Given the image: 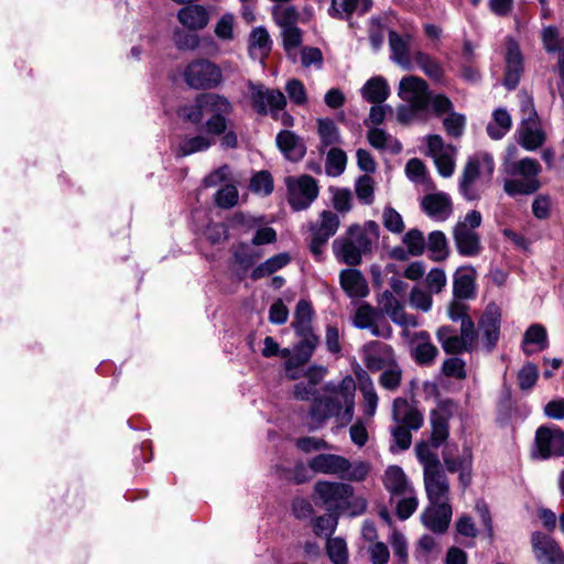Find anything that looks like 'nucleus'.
Returning a JSON list of instances; mask_svg holds the SVG:
<instances>
[{
  "label": "nucleus",
  "mask_w": 564,
  "mask_h": 564,
  "mask_svg": "<svg viewBox=\"0 0 564 564\" xmlns=\"http://www.w3.org/2000/svg\"><path fill=\"white\" fill-rule=\"evenodd\" d=\"M389 94L388 83L380 76L370 78L362 87V97L371 104L383 102Z\"/></svg>",
  "instance_id": "obj_32"
},
{
  "label": "nucleus",
  "mask_w": 564,
  "mask_h": 564,
  "mask_svg": "<svg viewBox=\"0 0 564 564\" xmlns=\"http://www.w3.org/2000/svg\"><path fill=\"white\" fill-rule=\"evenodd\" d=\"M343 410V402L333 395L316 394L308 409L310 431L324 426L332 417H338Z\"/></svg>",
  "instance_id": "obj_7"
},
{
  "label": "nucleus",
  "mask_w": 564,
  "mask_h": 564,
  "mask_svg": "<svg viewBox=\"0 0 564 564\" xmlns=\"http://www.w3.org/2000/svg\"><path fill=\"white\" fill-rule=\"evenodd\" d=\"M235 17L231 13H225L215 25V35L221 41H231L234 34Z\"/></svg>",
  "instance_id": "obj_57"
},
{
  "label": "nucleus",
  "mask_w": 564,
  "mask_h": 564,
  "mask_svg": "<svg viewBox=\"0 0 564 564\" xmlns=\"http://www.w3.org/2000/svg\"><path fill=\"white\" fill-rule=\"evenodd\" d=\"M459 405L451 398L441 399L437 402V408L431 410V437L430 443L434 448L442 446L449 436V420L458 410Z\"/></svg>",
  "instance_id": "obj_5"
},
{
  "label": "nucleus",
  "mask_w": 564,
  "mask_h": 564,
  "mask_svg": "<svg viewBox=\"0 0 564 564\" xmlns=\"http://www.w3.org/2000/svg\"><path fill=\"white\" fill-rule=\"evenodd\" d=\"M541 172L540 163L531 158H524L516 162L512 166V174H519L524 178H536Z\"/></svg>",
  "instance_id": "obj_56"
},
{
  "label": "nucleus",
  "mask_w": 564,
  "mask_h": 564,
  "mask_svg": "<svg viewBox=\"0 0 564 564\" xmlns=\"http://www.w3.org/2000/svg\"><path fill=\"white\" fill-rule=\"evenodd\" d=\"M400 95L415 113L425 110L430 101L427 83L416 76L404 77L400 82Z\"/></svg>",
  "instance_id": "obj_10"
},
{
  "label": "nucleus",
  "mask_w": 564,
  "mask_h": 564,
  "mask_svg": "<svg viewBox=\"0 0 564 564\" xmlns=\"http://www.w3.org/2000/svg\"><path fill=\"white\" fill-rule=\"evenodd\" d=\"M272 17L274 22L283 30L296 25L299 12L295 7L276 4L272 9Z\"/></svg>",
  "instance_id": "obj_42"
},
{
  "label": "nucleus",
  "mask_w": 564,
  "mask_h": 564,
  "mask_svg": "<svg viewBox=\"0 0 564 564\" xmlns=\"http://www.w3.org/2000/svg\"><path fill=\"white\" fill-rule=\"evenodd\" d=\"M178 22L189 31H199L207 26L209 12L200 4H188L177 12Z\"/></svg>",
  "instance_id": "obj_24"
},
{
  "label": "nucleus",
  "mask_w": 564,
  "mask_h": 564,
  "mask_svg": "<svg viewBox=\"0 0 564 564\" xmlns=\"http://www.w3.org/2000/svg\"><path fill=\"white\" fill-rule=\"evenodd\" d=\"M436 338L447 355L457 356L465 351H470L473 345L460 335L451 325H443L436 330Z\"/></svg>",
  "instance_id": "obj_22"
},
{
  "label": "nucleus",
  "mask_w": 564,
  "mask_h": 564,
  "mask_svg": "<svg viewBox=\"0 0 564 564\" xmlns=\"http://www.w3.org/2000/svg\"><path fill=\"white\" fill-rule=\"evenodd\" d=\"M314 315V308L310 301L300 300L295 306L294 317L291 323V327L293 328L295 335H306L312 334V319Z\"/></svg>",
  "instance_id": "obj_28"
},
{
  "label": "nucleus",
  "mask_w": 564,
  "mask_h": 564,
  "mask_svg": "<svg viewBox=\"0 0 564 564\" xmlns=\"http://www.w3.org/2000/svg\"><path fill=\"white\" fill-rule=\"evenodd\" d=\"M323 64V54L319 48L304 47L301 51V65L305 68H321Z\"/></svg>",
  "instance_id": "obj_63"
},
{
  "label": "nucleus",
  "mask_w": 564,
  "mask_h": 564,
  "mask_svg": "<svg viewBox=\"0 0 564 564\" xmlns=\"http://www.w3.org/2000/svg\"><path fill=\"white\" fill-rule=\"evenodd\" d=\"M250 189L253 193L270 195L274 189L273 177L267 170L254 173L250 180Z\"/></svg>",
  "instance_id": "obj_48"
},
{
  "label": "nucleus",
  "mask_w": 564,
  "mask_h": 564,
  "mask_svg": "<svg viewBox=\"0 0 564 564\" xmlns=\"http://www.w3.org/2000/svg\"><path fill=\"white\" fill-rule=\"evenodd\" d=\"M278 149L291 161L299 162L306 154V145L293 131L281 130L275 138Z\"/></svg>",
  "instance_id": "obj_20"
},
{
  "label": "nucleus",
  "mask_w": 564,
  "mask_h": 564,
  "mask_svg": "<svg viewBox=\"0 0 564 564\" xmlns=\"http://www.w3.org/2000/svg\"><path fill=\"white\" fill-rule=\"evenodd\" d=\"M467 451H471V448L467 445H464L463 454L456 457L451 453L443 452L444 465L448 473H458L467 466Z\"/></svg>",
  "instance_id": "obj_60"
},
{
  "label": "nucleus",
  "mask_w": 564,
  "mask_h": 564,
  "mask_svg": "<svg viewBox=\"0 0 564 564\" xmlns=\"http://www.w3.org/2000/svg\"><path fill=\"white\" fill-rule=\"evenodd\" d=\"M184 82L194 89H209L223 82V73H182Z\"/></svg>",
  "instance_id": "obj_35"
},
{
  "label": "nucleus",
  "mask_w": 564,
  "mask_h": 564,
  "mask_svg": "<svg viewBox=\"0 0 564 564\" xmlns=\"http://www.w3.org/2000/svg\"><path fill=\"white\" fill-rule=\"evenodd\" d=\"M505 59L508 70H520L522 68V53L518 43L511 37L506 40Z\"/></svg>",
  "instance_id": "obj_51"
},
{
  "label": "nucleus",
  "mask_w": 564,
  "mask_h": 564,
  "mask_svg": "<svg viewBox=\"0 0 564 564\" xmlns=\"http://www.w3.org/2000/svg\"><path fill=\"white\" fill-rule=\"evenodd\" d=\"M417 459L424 465V474L441 469L437 454L431 451V443L421 442L415 446Z\"/></svg>",
  "instance_id": "obj_44"
},
{
  "label": "nucleus",
  "mask_w": 564,
  "mask_h": 564,
  "mask_svg": "<svg viewBox=\"0 0 564 564\" xmlns=\"http://www.w3.org/2000/svg\"><path fill=\"white\" fill-rule=\"evenodd\" d=\"M339 283L349 297L364 299L369 294L368 282L358 269H343L339 273Z\"/></svg>",
  "instance_id": "obj_19"
},
{
  "label": "nucleus",
  "mask_w": 564,
  "mask_h": 564,
  "mask_svg": "<svg viewBox=\"0 0 564 564\" xmlns=\"http://www.w3.org/2000/svg\"><path fill=\"white\" fill-rule=\"evenodd\" d=\"M543 44L549 52H560L564 48V39L558 36L557 30L553 26H547L542 33Z\"/></svg>",
  "instance_id": "obj_64"
},
{
  "label": "nucleus",
  "mask_w": 564,
  "mask_h": 564,
  "mask_svg": "<svg viewBox=\"0 0 564 564\" xmlns=\"http://www.w3.org/2000/svg\"><path fill=\"white\" fill-rule=\"evenodd\" d=\"M528 344L538 345L540 350H544L549 345L546 328L541 324L530 325L523 335L522 346ZM522 348L525 355L530 354L524 347Z\"/></svg>",
  "instance_id": "obj_41"
},
{
  "label": "nucleus",
  "mask_w": 564,
  "mask_h": 564,
  "mask_svg": "<svg viewBox=\"0 0 564 564\" xmlns=\"http://www.w3.org/2000/svg\"><path fill=\"white\" fill-rule=\"evenodd\" d=\"M421 207L430 217L441 219H446L453 210L451 197L444 192L425 195Z\"/></svg>",
  "instance_id": "obj_27"
},
{
  "label": "nucleus",
  "mask_w": 564,
  "mask_h": 564,
  "mask_svg": "<svg viewBox=\"0 0 564 564\" xmlns=\"http://www.w3.org/2000/svg\"><path fill=\"white\" fill-rule=\"evenodd\" d=\"M379 304L382 306V310L390 315L392 321L399 325H405V313L403 312V307L399 301L395 300L392 292L386 290L378 300Z\"/></svg>",
  "instance_id": "obj_38"
},
{
  "label": "nucleus",
  "mask_w": 564,
  "mask_h": 564,
  "mask_svg": "<svg viewBox=\"0 0 564 564\" xmlns=\"http://www.w3.org/2000/svg\"><path fill=\"white\" fill-rule=\"evenodd\" d=\"M232 112L230 101L218 94L200 93L192 104L180 106L177 117L185 123L193 124L198 132L210 137H221L224 149H237L239 145L236 131L227 129V117Z\"/></svg>",
  "instance_id": "obj_1"
},
{
  "label": "nucleus",
  "mask_w": 564,
  "mask_h": 564,
  "mask_svg": "<svg viewBox=\"0 0 564 564\" xmlns=\"http://www.w3.org/2000/svg\"><path fill=\"white\" fill-rule=\"evenodd\" d=\"M377 318H383L382 313L369 303H362L355 312L354 325L359 329H370L376 337L389 338L392 334L391 325L384 321L383 328L376 323Z\"/></svg>",
  "instance_id": "obj_11"
},
{
  "label": "nucleus",
  "mask_w": 564,
  "mask_h": 564,
  "mask_svg": "<svg viewBox=\"0 0 564 564\" xmlns=\"http://www.w3.org/2000/svg\"><path fill=\"white\" fill-rule=\"evenodd\" d=\"M470 273L454 274L453 294L457 300H469L476 296L475 270L469 267Z\"/></svg>",
  "instance_id": "obj_30"
},
{
  "label": "nucleus",
  "mask_w": 564,
  "mask_h": 564,
  "mask_svg": "<svg viewBox=\"0 0 564 564\" xmlns=\"http://www.w3.org/2000/svg\"><path fill=\"white\" fill-rule=\"evenodd\" d=\"M384 487L393 496H401L406 491L408 479L400 466L392 465L388 467L386 470Z\"/></svg>",
  "instance_id": "obj_36"
},
{
  "label": "nucleus",
  "mask_w": 564,
  "mask_h": 564,
  "mask_svg": "<svg viewBox=\"0 0 564 564\" xmlns=\"http://www.w3.org/2000/svg\"><path fill=\"white\" fill-rule=\"evenodd\" d=\"M403 242L406 245L408 252L413 257H419L424 252L425 240L421 230L414 228L410 229L403 237Z\"/></svg>",
  "instance_id": "obj_53"
},
{
  "label": "nucleus",
  "mask_w": 564,
  "mask_h": 564,
  "mask_svg": "<svg viewBox=\"0 0 564 564\" xmlns=\"http://www.w3.org/2000/svg\"><path fill=\"white\" fill-rule=\"evenodd\" d=\"M292 261L289 252H281L267 259L264 262L258 264L250 272L252 281H259L268 275H271L280 269L286 267Z\"/></svg>",
  "instance_id": "obj_29"
},
{
  "label": "nucleus",
  "mask_w": 564,
  "mask_h": 564,
  "mask_svg": "<svg viewBox=\"0 0 564 564\" xmlns=\"http://www.w3.org/2000/svg\"><path fill=\"white\" fill-rule=\"evenodd\" d=\"M479 324L484 332L485 346L488 351H492L500 336V308L495 304L488 305L480 317Z\"/></svg>",
  "instance_id": "obj_13"
},
{
  "label": "nucleus",
  "mask_w": 564,
  "mask_h": 564,
  "mask_svg": "<svg viewBox=\"0 0 564 564\" xmlns=\"http://www.w3.org/2000/svg\"><path fill=\"white\" fill-rule=\"evenodd\" d=\"M530 112L527 119L523 121L525 124L520 130V144L528 151H534L538 148L542 147L545 141V134L541 129H532L528 126V123L536 124L539 117L538 112L533 107V100L529 99Z\"/></svg>",
  "instance_id": "obj_21"
},
{
  "label": "nucleus",
  "mask_w": 564,
  "mask_h": 564,
  "mask_svg": "<svg viewBox=\"0 0 564 564\" xmlns=\"http://www.w3.org/2000/svg\"><path fill=\"white\" fill-rule=\"evenodd\" d=\"M347 164V155L340 148H332L326 158V172L332 176H339L344 173Z\"/></svg>",
  "instance_id": "obj_43"
},
{
  "label": "nucleus",
  "mask_w": 564,
  "mask_h": 564,
  "mask_svg": "<svg viewBox=\"0 0 564 564\" xmlns=\"http://www.w3.org/2000/svg\"><path fill=\"white\" fill-rule=\"evenodd\" d=\"M532 549L540 564H564V552L558 542L540 531L531 534Z\"/></svg>",
  "instance_id": "obj_9"
},
{
  "label": "nucleus",
  "mask_w": 564,
  "mask_h": 564,
  "mask_svg": "<svg viewBox=\"0 0 564 564\" xmlns=\"http://www.w3.org/2000/svg\"><path fill=\"white\" fill-rule=\"evenodd\" d=\"M535 452L533 456L549 459L552 456H564V431L561 427L540 426L534 437Z\"/></svg>",
  "instance_id": "obj_6"
},
{
  "label": "nucleus",
  "mask_w": 564,
  "mask_h": 564,
  "mask_svg": "<svg viewBox=\"0 0 564 564\" xmlns=\"http://www.w3.org/2000/svg\"><path fill=\"white\" fill-rule=\"evenodd\" d=\"M466 364L462 358L451 357L444 360L442 365V372L444 376L456 379L466 378Z\"/></svg>",
  "instance_id": "obj_59"
},
{
  "label": "nucleus",
  "mask_w": 564,
  "mask_h": 564,
  "mask_svg": "<svg viewBox=\"0 0 564 564\" xmlns=\"http://www.w3.org/2000/svg\"><path fill=\"white\" fill-rule=\"evenodd\" d=\"M354 487L349 484L318 480L314 485L313 499L316 505L321 501V505L326 506L328 510L334 512V508L341 503L347 498H352Z\"/></svg>",
  "instance_id": "obj_8"
},
{
  "label": "nucleus",
  "mask_w": 564,
  "mask_h": 564,
  "mask_svg": "<svg viewBox=\"0 0 564 564\" xmlns=\"http://www.w3.org/2000/svg\"><path fill=\"white\" fill-rule=\"evenodd\" d=\"M268 106L275 108V110H283L286 106V98L278 89H259L252 95V107L260 116L269 113Z\"/></svg>",
  "instance_id": "obj_25"
},
{
  "label": "nucleus",
  "mask_w": 564,
  "mask_h": 564,
  "mask_svg": "<svg viewBox=\"0 0 564 564\" xmlns=\"http://www.w3.org/2000/svg\"><path fill=\"white\" fill-rule=\"evenodd\" d=\"M296 337L301 339L294 345L293 355L285 360V370H294L306 365L312 358L318 344V336L314 333L296 335Z\"/></svg>",
  "instance_id": "obj_14"
},
{
  "label": "nucleus",
  "mask_w": 564,
  "mask_h": 564,
  "mask_svg": "<svg viewBox=\"0 0 564 564\" xmlns=\"http://www.w3.org/2000/svg\"><path fill=\"white\" fill-rule=\"evenodd\" d=\"M480 175V162L476 156L468 158L459 178V192L467 200H478L480 195L473 189V184Z\"/></svg>",
  "instance_id": "obj_26"
},
{
  "label": "nucleus",
  "mask_w": 564,
  "mask_h": 564,
  "mask_svg": "<svg viewBox=\"0 0 564 564\" xmlns=\"http://www.w3.org/2000/svg\"><path fill=\"white\" fill-rule=\"evenodd\" d=\"M540 187L541 183L538 178H511L506 180L503 184L505 192L511 197H516L517 195H531L538 192Z\"/></svg>",
  "instance_id": "obj_37"
},
{
  "label": "nucleus",
  "mask_w": 564,
  "mask_h": 564,
  "mask_svg": "<svg viewBox=\"0 0 564 564\" xmlns=\"http://www.w3.org/2000/svg\"><path fill=\"white\" fill-rule=\"evenodd\" d=\"M424 485L430 505L448 501L449 482L442 468L424 474Z\"/></svg>",
  "instance_id": "obj_16"
},
{
  "label": "nucleus",
  "mask_w": 564,
  "mask_h": 564,
  "mask_svg": "<svg viewBox=\"0 0 564 564\" xmlns=\"http://www.w3.org/2000/svg\"><path fill=\"white\" fill-rule=\"evenodd\" d=\"M452 513V507L448 501L430 505L421 514V521L433 533L443 534L449 527Z\"/></svg>",
  "instance_id": "obj_12"
},
{
  "label": "nucleus",
  "mask_w": 564,
  "mask_h": 564,
  "mask_svg": "<svg viewBox=\"0 0 564 564\" xmlns=\"http://www.w3.org/2000/svg\"><path fill=\"white\" fill-rule=\"evenodd\" d=\"M308 467L315 473L329 475L339 474L341 476V474L350 469L351 463L340 455L318 454L310 459Z\"/></svg>",
  "instance_id": "obj_18"
},
{
  "label": "nucleus",
  "mask_w": 564,
  "mask_h": 564,
  "mask_svg": "<svg viewBox=\"0 0 564 564\" xmlns=\"http://www.w3.org/2000/svg\"><path fill=\"white\" fill-rule=\"evenodd\" d=\"M317 133L325 148L340 142L339 129L330 118L317 119Z\"/></svg>",
  "instance_id": "obj_40"
},
{
  "label": "nucleus",
  "mask_w": 564,
  "mask_h": 564,
  "mask_svg": "<svg viewBox=\"0 0 564 564\" xmlns=\"http://www.w3.org/2000/svg\"><path fill=\"white\" fill-rule=\"evenodd\" d=\"M466 122L465 115L453 111L443 119V127L447 135L458 139L464 134Z\"/></svg>",
  "instance_id": "obj_46"
},
{
  "label": "nucleus",
  "mask_w": 564,
  "mask_h": 564,
  "mask_svg": "<svg viewBox=\"0 0 564 564\" xmlns=\"http://www.w3.org/2000/svg\"><path fill=\"white\" fill-rule=\"evenodd\" d=\"M383 226L393 234H400L404 229V223L401 215L391 206L383 209Z\"/></svg>",
  "instance_id": "obj_61"
},
{
  "label": "nucleus",
  "mask_w": 564,
  "mask_h": 564,
  "mask_svg": "<svg viewBox=\"0 0 564 564\" xmlns=\"http://www.w3.org/2000/svg\"><path fill=\"white\" fill-rule=\"evenodd\" d=\"M389 44L392 57L398 64L404 67L409 62L408 44L398 33H389Z\"/></svg>",
  "instance_id": "obj_49"
},
{
  "label": "nucleus",
  "mask_w": 564,
  "mask_h": 564,
  "mask_svg": "<svg viewBox=\"0 0 564 564\" xmlns=\"http://www.w3.org/2000/svg\"><path fill=\"white\" fill-rule=\"evenodd\" d=\"M453 237L460 256L475 257L480 252V237L477 232L469 229L466 224L458 223L453 230Z\"/></svg>",
  "instance_id": "obj_17"
},
{
  "label": "nucleus",
  "mask_w": 564,
  "mask_h": 564,
  "mask_svg": "<svg viewBox=\"0 0 564 564\" xmlns=\"http://www.w3.org/2000/svg\"><path fill=\"white\" fill-rule=\"evenodd\" d=\"M367 500L362 497H354L347 498V500H343L341 503H338L334 508V513L339 516L344 512H349L351 517H357L362 514L367 509Z\"/></svg>",
  "instance_id": "obj_50"
},
{
  "label": "nucleus",
  "mask_w": 564,
  "mask_h": 564,
  "mask_svg": "<svg viewBox=\"0 0 564 564\" xmlns=\"http://www.w3.org/2000/svg\"><path fill=\"white\" fill-rule=\"evenodd\" d=\"M355 193L357 198L366 205H370L373 203V193H375V182L373 178L364 174L360 175L355 184Z\"/></svg>",
  "instance_id": "obj_47"
},
{
  "label": "nucleus",
  "mask_w": 564,
  "mask_h": 564,
  "mask_svg": "<svg viewBox=\"0 0 564 564\" xmlns=\"http://www.w3.org/2000/svg\"><path fill=\"white\" fill-rule=\"evenodd\" d=\"M371 6V0H332L328 12L334 18H343L344 14L349 15L354 12L365 13Z\"/></svg>",
  "instance_id": "obj_31"
},
{
  "label": "nucleus",
  "mask_w": 564,
  "mask_h": 564,
  "mask_svg": "<svg viewBox=\"0 0 564 564\" xmlns=\"http://www.w3.org/2000/svg\"><path fill=\"white\" fill-rule=\"evenodd\" d=\"M511 126L509 112L503 108H498L492 112V121L487 124L486 131L492 140H500L509 132Z\"/></svg>",
  "instance_id": "obj_33"
},
{
  "label": "nucleus",
  "mask_w": 564,
  "mask_h": 564,
  "mask_svg": "<svg viewBox=\"0 0 564 564\" xmlns=\"http://www.w3.org/2000/svg\"><path fill=\"white\" fill-rule=\"evenodd\" d=\"M339 226V217L332 210H323L319 214V223L310 224L311 241L308 249L315 260L319 261L322 259L324 247L329 238L337 232Z\"/></svg>",
  "instance_id": "obj_4"
},
{
  "label": "nucleus",
  "mask_w": 564,
  "mask_h": 564,
  "mask_svg": "<svg viewBox=\"0 0 564 564\" xmlns=\"http://www.w3.org/2000/svg\"><path fill=\"white\" fill-rule=\"evenodd\" d=\"M427 248L432 252L430 259L435 262L444 261L449 254L446 236L440 230L432 231L429 235Z\"/></svg>",
  "instance_id": "obj_39"
},
{
  "label": "nucleus",
  "mask_w": 564,
  "mask_h": 564,
  "mask_svg": "<svg viewBox=\"0 0 564 564\" xmlns=\"http://www.w3.org/2000/svg\"><path fill=\"white\" fill-rule=\"evenodd\" d=\"M285 184L288 203L294 212L307 209L319 193L317 181L308 174H303L296 180L289 176Z\"/></svg>",
  "instance_id": "obj_3"
},
{
  "label": "nucleus",
  "mask_w": 564,
  "mask_h": 564,
  "mask_svg": "<svg viewBox=\"0 0 564 564\" xmlns=\"http://www.w3.org/2000/svg\"><path fill=\"white\" fill-rule=\"evenodd\" d=\"M238 189L235 185L228 184L219 188L215 194V203L223 209H229L238 203Z\"/></svg>",
  "instance_id": "obj_52"
},
{
  "label": "nucleus",
  "mask_w": 564,
  "mask_h": 564,
  "mask_svg": "<svg viewBox=\"0 0 564 564\" xmlns=\"http://www.w3.org/2000/svg\"><path fill=\"white\" fill-rule=\"evenodd\" d=\"M326 553L333 564L348 563L347 544L343 538L328 539L326 543Z\"/></svg>",
  "instance_id": "obj_45"
},
{
  "label": "nucleus",
  "mask_w": 564,
  "mask_h": 564,
  "mask_svg": "<svg viewBox=\"0 0 564 564\" xmlns=\"http://www.w3.org/2000/svg\"><path fill=\"white\" fill-rule=\"evenodd\" d=\"M272 40L269 32L263 26L254 28L248 40V51L252 59L259 61L263 66L264 59L269 56L272 50Z\"/></svg>",
  "instance_id": "obj_23"
},
{
  "label": "nucleus",
  "mask_w": 564,
  "mask_h": 564,
  "mask_svg": "<svg viewBox=\"0 0 564 564\" xmlns=\"http://www.w3.org/2000/svg\"><path fill=\"white\" fill-rule=\"evenodd\" d=\"M438 355V349L432 343H421L414 348L413 357L417 365H432Z\"/></svg>",
  "instance_id": "obj_54"
},
{
  "label": "nucleus",
  "mask_w": 564,
  "mask_h": 564,
  "mask_svg": "<svg viewBox=\"0 0 564 564\" xmlns=\"http://www.w3.org/2000/svg\"><path fill=\"white\" fill-rule=\"evenodd\" d=\"M539 379V369L532 362H527L518 372V384L523 391L532 389Z\"/></svg>",
  "instance_id": "obj_55"
},
{
  "label": "nucleus",
  "mask_w": 564,
  "mask_h": 564,
  "mask_svg": "<svg viewBox=\"0 0 564 564\" xmlns=\"http://www.w3.org/2000/svg\"><path fill=\"white\" fill-rule=\"evenodd\" d=\"M347 235L333 241V252L340 263L354 268L361 263L362 254L371 253L372 240L356 224L349 226Z\"/></svg>",
  "instance_id": "obj_2"
},
{
  "label": "nucleus",
  "mask_w": 564,
  "mask_h": 564,
  "mask_svg": "<svg viewBox=\"0 0 564 564\" xmlns=\"http://www.w3.org/2000/svg\"><path fill=\"white\" fill-rule=\"evenodd\" d=\"M261 257V251L251 250L247 242L240 241L232 250L231 254L232 262L237 265V268L234 270V274L237 280H245L248 272L254 267Z\"/></svg>",
  "instance_id": "obj_15"
},
{
  "label": "nucleus",
  "mask_w": 564,
  "mask_h": 564,
  "mask_svg": "<svg viewBox=\"0 0 564 564\" xmlns=\"http://www.w3.org/2000/svg\"><path fill=\"white\" fill-rule=\"evenodd\" d=\"M283 47L289 55H292L302 43V31L295 25L281 30Z\"/></svg>",
  "instance_id": "obj_58"
},
{
  "label": "nucleus",
  "mask_w": 564,
  "mask_h": 564,
  "mask_svg": "<svg viewBox=\"0 0 564 564\" xmlns=\"http://www.w3.org/2000/svg\"><path fill=\"white\" fill-rule=\"evenodd\" d=\"M285 90L289 98L295 105L302 106L307 101L306 89L302 82L297 79H291L288 82Z\"/></svg>",
  "instance_id": "obj_62"
},
{
  "label": "nucleus",
  "mask_w": 564,
  "mask_h": 564,
  "mask_svg": "<svg viewBox=\"0 0 564 564\" xmlns=\"http://www.w3.org/2000/svg\"><path fill=\"white\" fill-rule=\"evenodd\" d=\"M216 143L214 138H209L208 134H196L194 137H189L184 139L177 148V156L184 158L192 155L197 152H203L208 150Z\"/></svg>",
  "instance_id": "obj_34"
}]
</instances>
